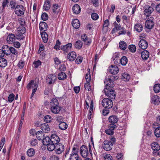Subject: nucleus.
<instances>
[{"mask_svg":"<svg viewBox=\"0 0 160 160\" xmlns=\"http://www.w3.org/2000/svg\"><path fill=\"white\" fill-rule=\"evenodd\" d=\"M59 102L57 99L53 98L50 102V110L51 112L55 114L59 113L61 108L59 105Z\"/></svg>","mask_w":160,"mask_h":160,"instance_id":"f257e3e1","label":"nucleus"},{"mask_svg":"<svg viewBox=\"0 0 160 160\" xmlns=\"http://www.w3.org/2000/svg\"><path fill=\"white\" fill-rule=\"evenodd\" d=\"M25 26H20L17 28V32L16 34V38L18 40H22L25 37L23 34L26 32Z\"/></svg>","mask_w":160,"mask_h":160,"instance_id":"f03ea898","label":"nucleus"},{"mask_svg":"<svg viewBox=\"0 0 160 160\" xmlns=\"http://www.w3.org/2000/svg\"><path fill=\"white\" fill-rule=\"evenodd\" d=\"M42 143L44 145L47 146V149L49 151L54 150L53 144H51V139L49 137H46L42 139Z\"/></svg>","mask_w":160,"mask_h":160,"instance_id":"7ed1b4c3","label":"nucleus"},{"mask_svg":"<svg viewBox=\"0 0 160 160\" xmlns=\"http://www.w3.org/2000/svg\"><path fill=\"white\" fill-rule=\"evenodd\" d=\"M103 92L110 99H114L115 98L114 90H112V88H105Z\"/></svg>","mask_w":160,"mask_h":160,"instance_id":"20e7f679","label":"nucleus"},{"mask_svg":"<svg viewBox=\"0 0 160 160\" xmlns=\"http://www.w3.org/2000/svg\"><path fill=\"white\" fill-rule=\"evenodd\" d=\"M25 9L22 5H17L16 7L15 10V13L18 16H20L24 14Z\"/></svg>","mask_w":160,"mask_h":160,"instance_id":"39448f33","label":"nucleus"},{"mask_svg":"<svg viewBox=\"0 0 160 160\" xmlns=\"http://www.w3.org/2000/svg\"><path fill=\"white\" fill-rule=\"evenodd\" d=\"M102 105L107 108H111L113 106V102L109 98H105L102 101Z\"/></svg>","mask_w":160,"mask_h":160,"instance_id":"423d86ee","label":"nucleus"},{"mask_svg":"<svg viewBox=\"0 0 160 160\" xmlns=\"http://www.w3.org/2000/svg\"><path fill=\"white\" fill-rule=\"evenodd\" d=\"M118 120V118L116 115H111L108 118V121L110 124L109 125H111L112 127H117V122Z\"/></svg>","mask_w":160,"mask_h":160,"instance_id":"0eeeda50","label":"nucleus"},{"mask_svg":"<svg viewBox=\"0 0 160 160\" xmlns=\"http://www.w3.org/2000/svg\"><path fill=\"white\" fill-rule=\"evenodd\" d=\"M51 144H53L54 150L55 149V145L59 144L60 139L56 134H53L51 136Z\"/></svg>","mask_w":160,"mask_h":160,"instance_id":"6e6552de","label":"nucleus"},{"mask_svg":"<svg viewBox=\"0 0 160 160\" xmlns=\"http://www.w3.org/2000/svg\"><path fill=\"white\" fill-rule=\"evenodd\" d=\"M104 83L106 85L105 88H112L114 86L113 80L109 77L106 78Z\"/></svg>","mask_w":160,"mask_h":160,"instance_id":"1a4fd4ad","label":"nucleus"},{"mask_svg":"<svg viewBox=\"0 0 160 160\" xmlns=\"http://www.w3.org/2000/svg\"><path fill=\"white\" fill-rule=\"evenodd\" d=\"M80 153L82 157H87L89 154L88 147L84 145H82L80 148Z\"/></svg>","mask_w":160,"mask_h":160,"instance_id":"9d476101","label":"nucleus"},{"mask_svg":"<svg viewBox=\"0 0 160 160\" xmlns=\"http://www.w3.org/2000/svg\"><path fill=\"white\" fill-rule=\"evenodd\" d=\"M112 146L113 143L111 142V141H109L108 140L104 141L102 145L103 148L108 151L112 149Z\"/></svg>","mask_w":160,"mask_h":160,"instance_id":"9b49d317","label":"nucleus"},{"mask_svg":"<svg viewBox=\"0 0 160 160\" xmlns=\"http://www.w3.org/2000/svg\"><path fill=\"white\" fill-rule=\"evenodd\" d=\"M55 148L56 149L55 152L57 154H61L64 150V146L61 143L56 144Z\"/></svg>","mask_w":160,"mask_h":160,"instance_id":"f8f14e48","label":"nucleus"},{"mask_svg":"<svg viewBox=\"0 0 160 160\" xmlns=\"http://www.w3.org/2000/svg\"><path fill=\"white\" fill-rule=\"evenodd\" d=\"M56 78V77L53 74H49L46 77L47 82L49 84H51L54 82Z\"/></svg>","mask_w":160,"mask_h":160,"instance_id":"ddd939ff","label":"nucleus"},{"mask_svg":"<svg viewBox=\"0 0 160 160\" xmlns=\"http://www.w3.org/2000/svg\"><path fill=\"white\" fill-rule=\"evenodd\" d=\"M153 8L151 6H146L145 7L144 14L147 17H148L153 11Z\"/></svg>","mask_w":160,"mask_h":160,"instance_id":"4468645a","label":"nucleus"},{"mask_svg":"<svg viewBox=\"0 0 160 160\" xmlns=\"http://www.w3.org/2000/svg\"><path fill=\"white\" fill-rule=\"evenodd\" d=\"M138 45L140 48L142 49H146L148 46V42L145 40L141 39L138 43Z\"/></svg>","mask_w":160,"mask_h":160,"instance_id":"2eb2a0df","label":"nucleus"},{"mask_svg":"<svg viewBox=\"0 0 160 160\" xmlns=\"http://www.w3.org/2000/svg\"><path fill=\"white\" fill-rule=\"evenodd\" d=\"M110 72L112 74H116L118 72V67L114 65H112L109 67Z\"/></svg>","mask_w":160,"mask_h":160,"instance_id":"dca6fc26","label":"nucleus"},{"mask_svg":"<svg viewBox=\"0 0 160 160\" xmlns=\"http://www.w3.org/2000/svg\"><path fill=\"white\" fill-rule=\"evenodd\" d=\"M77 57V54L76 52L72 51L69 52L68 55L67 59L70 61H74Z\"/></svg>","mask_w":160,"mask_h":160,"instance_id":"f3484780","label":"nucleus"},{"mask_svg":"<svg viewBox=\"0 0 160 160\" xmlns=\"http://www.w3.org/2000/svg\"><path fill=\"white\" fill-rule=\"evenodd\" d=\"M82 40L84 42L85 44L89 45L91 43V40L89 38L86 34H83L81 36Z\"/></svg>","mask_w":160,"mask_h":160,"instance_id":"a211bd4d","label":"nucleus"},{"mask_svg":"<svg viewBox=\"0 0 160 160\" xmlns=\"http://www.w3.org/2000/svg\"><path fill=\"white\" fill-rule=\"evenodd\" d=\"M72 43H70L66 45L62 46L61 48L64 53H67L70 50L72 47Z\"/></svg>","mask_w":160,"mask_h":160,"instance_id":"6ab92c4d","label":"nucleus"},{"mask_svg":"<svg viewBox=\"0 0 160 160\" xmlns=\"http://www.w3.org/2000/svg\"><path fill=\"white\" fill-rule=\"evenodd\" d=\"M151 148L153 150L154 153L160 150V146L157 142H152L151 144Z\"/></svg>","mask_w":160,"mask_h":160,"instance_id":"aec40b11","label":"nucleus"},{"mask_svg":"<svg viewBox=\"0 0 160 160\" xmlns=\"http://www.w3.org/2000/svg\"><path fill=\"white\" fill-rule=\"evenodd\" d=\"M41 128L43 132L48 133L49 131L50 128L48 125L46 123H44L41 124Z\"/></svg>","mask_w":160,"mask_h":160,"instance_id":"412c9836","label":"nucleus"},{"mask_svg":"<svg viewBox=\"0 0 160 160\" xmlns=\"http://www.w3.org/2000/svg\"><path fill=\"white\" fill-rule=\"evenodd\" d=\"M16 38V36L13 34H10L8 36L7 41L9 43H11L14 42Z\"/></svg>","mask_w":160,"mask_h":160,"instance_id":"4be33fe9","label":"nucleus"},{"mask_svg":"<svg viewBox=\"0 0 160 160\" xmlns=\"http://www.w3.org/2000/svg\"><path fill=\"white\" fill-rule=\"evenodd\" d=\"M51 0H45L43 6V9L45 11H48L50 7Z\"/></svg>","mask_w":160,"mask_h":160,"instance_id":"5701e85b","label":"nucleus"},{"mask_svg":"<svg viewBox=\"0 0 160 160\" xmlns=\"http://www.w3.org/2000/svg\"><path fill=\"white\" fill-rule=\"evenodd\" d=\"M48 25L44 22H41L39 25V28L40 31L43 30V32H45L47 28Z\"/></svg>","mask_w":160,"mask_h":160,"instance_id":"b1692460","label":"nucleus"},{"mask_svg":"<svg viewBox=\"0 0 160 160\" xmlns=\"http://www.w3.org/2000/svg\"><path fill=\"white\" fill-rule=\"evenodd\" d=\"M112 126L111 125H109L108 129L105 130V132L107 134L111 135L113 134V130L116 127L113 126L112 127Z\"/></svg>","mask_w":160,"mask_h":160,"instance_id":"393cba45","label":"nucleus"},{"mask_svg":"<svg viewBox=\"0 0 160 160\" xmlns=\"http://www.w3.org/2000/svg\"><path fill=\"white\" fill-rule=\"evenodd\" d=\"M72 11L74 13L76 14H79L81 11V8L77 4L74 5L72 7Z\"/></svg>","mask_w":160,"mask_h":160,"instance_id":"a878e982","label":"nucleus"},{"mask_svg":"<svg viewBox=\"0 0 160 160\" xmlns=\"http://www.w3.org/2000/svg\"><path fill=\"white\" fill-rule=\"evenodd\" d=\"M141 56L142 59L144 60H147L149 56V52L147 50H144L142 52Z\"/></svg>","mask_w":160,"mask_h":160,"instance_id":"bb28decb","label":"nucleus"},{"mask_svg":"<svg viewBox=\"0 0 160 160\" xmlns=\"http://www.w3.org/2000/svg\"><path fill=\"white\" fill-rule=\"evenodd\" d=\"M152 102L153 103L158 105L160 102L159 97L157 95H154L152 97Z\"/></svg>","mask_w":160,"mask_h":160,"instance_id":"cd10ccee","label":"nucleus"},{"mask_svg":"<svg viewBox=\"0 0 160 160\" xmlns=\"http://www.w3.org/2000/svg\"><path fill=\"white\" fill-rule=\"evenodd\" d=\"M10 48L7 45L3 46L2 48L4 53L6 55H8L10 54Z\"/></svg>","mask_w":160,"mask_h":160,"instance_id":"c85d7f7f","label":"nucleus"},{"mask_svg":"<svg viewBox=\"0 0 160 160\" xmlns=\"http://www.w3.org/2000/svg\"><path fill=\"white\" fill-rule=\"evenodd\" d=\"M78 159L79 157L77 152H72L70 156V160H78Z\"/></svg>","mask_w":160,"mask_h":160,"instance_id":"c756f323","label":"nucleus"},{"mask_svg":"<svg viewBox=\"0 0 160 160\" xmlns=\"http://www.w3.org/2000/svg\"><path fill=\"white\" fill-rule=\"evenodd\" d=\"M41 35L43 42H47L48 40V37L47 33L45 32H42L41 33Z\"/></svg>","mask_w":160,"mask_h":160,"instance_id":"7c9ffc66","label":"nucleus"},{"mask_svg":"<svg viewBox=\"0 0 160 160\" xmlns=\"http://www.w3.org/2000/svg\"><path fill=\"white\" fill-rule=\"evenodd\" d=\"M113 26L114 27L113 30L112 31V33H114L121 29V25L120 24L117 23L116 22L113 23Z\"/></svg>","mask_w":160,"mask_h":160,"instance_id":"2f4dec72","label":"nucleus"},{"mask_svg":"<svg viewBox=\"0 0 160 160\" xmlns=\"http://www.w3.org/2000/svg\"><path fill=\"white\" fill-rule=\"evenodd\" d=\"M143 28V26L141 24H136L134 26L135 30L138 32H141L142 31Z\"/></svg>","mask_w":160,"mask_h":160,"instance_id":"473e14b6","label":"nucleus"},{"mask_svg":"<svg viewBox=\"0 0 160 160\" xmlns=\"http://www.w3.org/2000/svg\"><path fill=\"white\" fill-rule=\"evenodd\" d=\"M72 24L73 27L76 29L78 28L80 25L79 22L77 19L73 20L72 21Z\"/></svg>","mask_w":160,"mask_h":160,"instance_id":"72a5a7b5","label":"nucleus"},{"mask_svg":"<svg viewBox=\"0 0 160 160\" xmlns=\"http://www.w3.org/2000/svg\"><path fill=\"white\" fill-rule=\"evenodd\" d=\"M154 24L153 22L146 21L145 22L146 27L149 29H151L152 28Z\"/></svg>","mask_w":160,"mask_h":160,"instance_id":"f704fd0d","label":"nucleus"},{"mask_svg":"<svg viewBox=\"0 0 160 160\" xmlns=\"http://www.w3.org/2000/svg\"><path fill=\"white\" fill-rule=\"evenodd\" d=\"M7 64V60L3 58L0 57V67L3 68L5 67Z\"/></svg>","mask_w":160,"mask_h":160,"instance_id":"c9c22d12","label":"nucleus"},{"mask_svg":"<svg viewBox=\"0 0 160 160\" xmlns=\"http://www.w3.org/2000/svg\"><path fill=\"white\" fill-rule=\"evenodd\" d=\"M37 85L36 83H34V81L33 80H31L28 84L27 88L28 89H30L31 88H34V85Z\"/></svg>","mask_w":160,"mask_h":160,"instance_id":"e433bc0d","label":"nucleus"},{"mask_svg":"<svg viewBox=\"0 0 160 160\" xmlns=\"http://www.w3.org/2000/svg\"><path fill=\"white\" fill-rule=\"evenodd\" d=\"M36 136L37 138L39 140H41L44 135V133L42 131H38L36 133Z\"/></svg>","mask_w":160,"mask_h":160,"instance_id":"4c0bfd02","label":"nucleus"},{"mask_svg":"<svg viewBox=\"0 0 160 160\" xmlns=\"http://www.w3.org/2000/svg\"><path fill=\"white\" fill-rule=\"evenodd\" d=\"M82 42L80 40H78L75 42L74 46L77 49H79L82 47Z\"/></svg>","mask_w":160,"mask_h":160,"instance_id":"58836bf2","label":"nucleus"},{"mask_svg":"<svg viewBox=\"0 0 160 160\" xmlns=\"http://www.w3.org/2000/svg\"><path fill=\"white\" fill-rule=\"evenodd\" d=\"M122 79L125 81H128L130 79V76L127 73H123L122 74Z\"/></svg>","mask_w":160,"mask_h":160,"instance_id":"ea45409f","label":"nucleus"},{"mask_svg":"<svg viewBox=\"0 0 160 160\" xmlns=\"http://www.w3.org/2000/svg\"><path fill=\"white\" fill-rule=\"evenodd\" d=\"M119 46L122 50H124L126 48L127 45L125 42L124 41H122L119 43Z\"/></svg>","mask_w":160,"mask_h":160,"instance_id":"a19ab883","label":"nucleus"},{"mask_svg":"<svg viewBox=\"0 0 160 160\" xmlns=\"http://www.w3.org/2000/svg\"><path fill=\"white\" fill-rule=\"evenodd\" d=\"M68 127V125L66 123L63 122H61L59 125V127L62 130L66 129Z\"/></svg>","mask_w":160,"mask_h":160,"instance_id":"79ce46f5","label":"nucleus"},{"mask_svg":"<svg viewBox=\"0 0 160 160\" xmlns=\"http://www.w3.org/2000/svg\"><path fill=\"white\" fill-rule=\"evenodd\" d=\"M66 75L65 72H61L59 73L58 78L59 80H63L66 78Z\"/></svg>","mask_w":160,"mask_h":160,"instance_id":"37998d69","label":"nucleus"},{"mask_svg":"<svg viewBox=\"0 0 160 160\" xmlns=\"http://www.w3.org/2000/svg\"><path fill=\"white\" fill-rule=\"evenodd\" d=\"M27 154L29 157H32L35 154V151L33 149L30 148L28 149L27 151Z\"/></svg>","mask_w":160,"mask_h":160,"instance_id":"c03bdc74","label":"nucleus"},{"mask_svg":"<svg viewBox=\"0 0 160 160\" xmlns=\"http://www.w3.org/2000/svg\"><path fill=\"white\" fill-rule=\"evenodd\" d=\"M153 90L155 93H158L160 92V84H156L154 85Z\"/></svg>","mask_w":160,"mask_h":160,"instance_id":"a18cd8bd","label":"nucleus"},{"mask_svg":"<svg viewBox=\"0 0 160 160\" xmlns=\"http://www.w3.org/2000/svg\"><path fill=\"white\" fill-rule=\"evenodd\" d=\"M128 62V59L125 56H123L120 60V62L122 65H125Z\"/></svg>","mask_w":160,"mask_h":160,"instance_id":"49530a36","label":"nucleus"},{"mask_svg":"<svg viewBox=\"0 0 160 160\" xmlns=\"http://www.w3.org/2000/svg\"><path fill=\"white\" fill-rule=\"evenodd\" d=\"M59 8L58 4L54 5L52 8V10L54 13L57 14L59 11Z\"/></svg>","mask_w":160,"mask_h":160,"instance_id":"de8ad7c7","label":"nucleus"},{"mask_svg":"<svg viewBox=\"0 0 160 160\" xmlns=\"http://www.w3.org/2000/svg\"><path fill=\"white\" fill-rule=\"evenodd\" d=\"M10 51V53L11 52L12 54L15 55L16 56V57H15V59H16L18 55V52L14 48L12 47H11Z\"/></svg>","mask_w":160,"mask_h":160,"instance_id":"09e8293b","label":"nucleus"},{"mask_svg":"<svg viewBox=\"0 0 160 160\" xmlns=\"http://www.w3.org/2000/svg\"><path fill=\"white\" fill-rule=\"evenodd\" d=\"M155 136L157 138L160 137V128H157L154 131Z\"/></svg>","mask_w":160,"mask_h":160,"instance_id":"8fccbe9b","label":"nucleus"},{"mask_svg":"<svg viewBox=\"0 0 160 160\" xmlns=\"http://www.w3.org/2000/svg\"><path fill=\"white\" fill-rule=\"evenodd\" d=\"M129 50L132 52H134L136 51V47L135 45H131L128 46Z\"/></svg>","mask_w":160,"mask_h":160,"instance_id":"3c124183","label":"nucleus"},{"mask_svg":"<svg viewBox=\"0 0 160 160\" xmlns=\"http://www.w3.org/2000/svg\"><path fill=\"white\" fill-rule=\"evenodd\" d=\"M15 99V95L13 93L10 94L8 98V101L9 102H12Z\"/></svg>","mask_w":160,"mask_h":160,"instance_id":"603ef678","label":"nucleus"},{"mask_svg":"<svg viewBox=\"0 0 160 160\" xmlns=\"http://www.w3.org/2000/svg\"><path fill=\"white\" fill-rule=\"evenodd\" d=\"M16 5V2L14 0H12L10 2V7L11 8V9H15V6Z\"/></svg>","mask_w":160,"mask_h":160,"instance_id":"864d4df0","label":"nucleus"},{"mask_svg":"<svg viewBox=\"0 0 160 160\" xmlns=\"http://www.w3.org/2000/svg\"><path fill=\"white\" fill-rule=\"evenodd\" d=\"M61 42L60 41L58 40L56 42V43L55 46H54V48L56 50H58L60 49V45Z\"/></svg>","mask_w":160,"mask_h":160,"instance_id":"5fc2aeb1","label":"nucleus"},{"mask_svg":"<svg viewBox=\"0 0 160 160\" xmlns=\"http://www.w3.org/2000/svg\"><path fill=\"white\" fill-rule=\"evenodd\" d=\"M44 120L47 123L50 122L51 121V117L50 115H46L44 117Z\"/></svg>","mask_w":160,"mask_h":160,"instance_id":"6e6d98bb","label":"nucleus"},{"mask_svg":"<svg viewBox=\"0 0 160 160\" xmlns=\"http://www.w3.org/2000/svg\"><path fill=\"white\" fill-rule=\"evenodd\" d=\"M83 59V58L81 56H79L76 59L75 62L77 64H79L82 62Z\"/></svg>","mask_w":160,"mask_h":160,"instance_id":"4d7b16f0","label":"nucleus"},{"mask_svg":"<svg viewBox=\"0 0 160 160\" xmlns=\"http://www.w3.org/2000/svg\"><path fill=\"white\" fill-rule=\"evenodd\" d=\"M91 18L93 20H96L98 19L99 16L96 13H93L91 15Z\"/></svg>","mask_w":160,"mask_h":160,"instance_id":"13d9d810","label":"nucleus"},{"mask_svg":"<svg viewBox=\"0 0 160 160\" xmlns=\"http://www.w3.org/2000/svg\"><path fill=\"white\" fill-rule=\"evenodd\" d=\"M30 143L32 146H35L38 144V141L36 139H33L30 142Z\"/></svg>","mask_w":160,"mask_h":160,"instance_id":"bf43d9fd","label":"nucleus"},{"mask_svg":"<svg viewBox=\"0 0 160 160\" xmlns=\"http://www.w3.org/2000/svg\"><path fill=\"white\" fill-rule=\"evenodd\" d=\"M41 18L43 20L46 21L48 19V15L46 13H43L41 15Z\"/></svg>","mask_w":160,"mask_h":160,"instance_id":"052dcab7","label":"nucleus"},{"mask_svg":"<svg viewBox=\"0 0 160 160\" xmlns=\"http://www.w3.org/2000/svg\"><path fill=\"white\" fill-rule=\"evenodd\" d=\"M93 108V102L92 100L91 102L89 113L92 114Z\"/></svg>","mask_w":160,"mask_h":160,"instance_id":"680f3d73","label":"nucleus"},{"mask_svg":"<svg viewBox=\"0 0 160 160\" xmlns=\"http://www.w3.org/2000/svg\"><path fill=\"white\" fill-rule=\"evenodd\" d=\"M41 62L39 60L37 61H35L33 62L34 67L35 68H37L39 66L41 65Z\"/></svg>","mask_w":160,"mask_h":160,"instance_id":"e2e57ef3","label":"nucleus"},{"mask_svg":"<svg viewBox=\"0 0 160 160\" xmlns=\"http://www.w3.org/2000/svg\"><path fill=\"white\" fill-rule=\"evenodd\" d=\"M84 88L86 90H89L91 88V87L89 82H87V83L84 84Z\"/></svg>","mask_w":160,"mask_h":160,"instance_id":"0e129e2a","label":"nucleus"},{"mask_svg":"<svg viewBox=\"0 0 160 160\" xmlns=\"http://www.w3.org/2000/svg\"><path fill=\"white\" fill-rule=\"evenodd\" d=\"M18 21L20 26H25V22L24 19L20 18L18 19Z\"/></svg>","mask_w":160,"mask_h":160,"instance_id":"69168bd1","label":"nucleus"},{"mask_svg":"<svg viewBox=\"0 0 160 160\" xmlns=\"http://www.w3.org/2000/svg\"><path fill=\"white\" fill-rule=\"evenodd\" d=\"M104 160H112V158L110 154H107L104 157Z\"/></svg>","mask_w":160,"mask_h":160,"instance_id":"338daca9","label":"nucleus"},{"mask_svg":"<svg viewBox=\"0 0 160 160\" xmlns=\"http://www.w3.org/2000/svg\"><path fill=\"white\" fill-rule=\"evenodd\" d=\"M50 160H59L58 157L56 155H52L50 158Z\"/></svg>","mask_w":160,"mask_h":160,"instance_id":"774afa93","label":"nucleus"}]
</instances>
